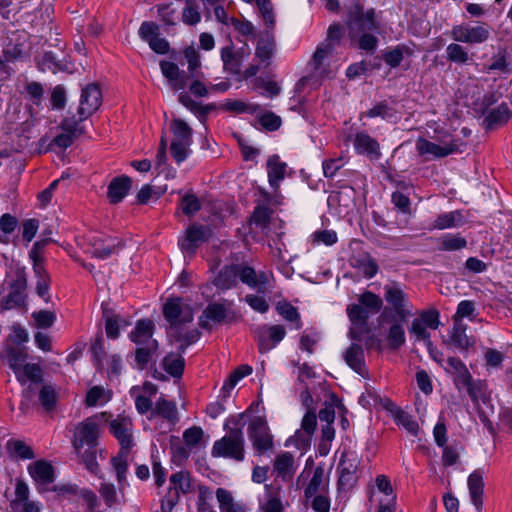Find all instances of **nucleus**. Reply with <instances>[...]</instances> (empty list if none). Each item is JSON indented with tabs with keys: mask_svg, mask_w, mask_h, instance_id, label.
I'll return each instance as SVG.
<instances>
[{
	"mask_svg": "<svg viewBox=\"0 0 512 512\" xmlns=\"http://www.w3.org/2000/svg\"><path fill=\"white\" fill-rule=\"evenodd\" d=\"M170 129L173 138L170 144V152L173 159L180 164L190 155L192 144V129L182 119L175 118L171 121Z\"/></svg>",
	"mask_w": 512,
	"mask_h": 512,
	"instance_id": "3",
	"label": "nucleus"
},
{
	"mask_svg": "<svg viewBox=\"0 0 512 512\" xmlns=\"http://www.w3.org/2000/svg\"><path fill=\"white\" fill-rule=\"evenodd\" d=\"M324 471L322 468H316L314 474L305 489L306 498L313 497L320 490L321 485L323 484Z\"/></svg>",
	"mask_w": 512,
	"mask_h": 512,
	"instance_id": "57",
	"label": "nucleus"
},
{
	"mask_svg": "<svg viewBox=\"0 0 512 512\" xmlns=\"http://www.w3.org/2000/svg\"><path fill=\"white\" fill-rule=\"evenodd\" d=\"M17 380L21 383H25L27 380H31L32 383L23 391L24 401L22 406H28L29 402L32 401L38 390L37 382L41 377V369L37 364H24L19 369V375H15Z\"/></svg>",
	"mask_w": 512,
	"mask_h": 512,
	"instance_id": "14",
	"label": "nucleus"
},
{
	"mask_svg": "<svg viewBox=\"0 0 512 512\" xmlns=\"http://www.w3.org/2000/svg\"><path fill=\"white\" fill-rule=\"evenodd\" d=\"M120 247V242L115 243L114 241H109L107 244L103 242H95L93 244L92 255L98 259H106L115 253Z\"/></svg>",
	"mask_w": 512,
	"mask_h": 512,
	"instance_id": "48",
	"label": "nucleus"
},
{
	"mask_svg": "<svg viewBox=\"0 0 512 512\" xmlns=\"http://www.w3.org/2000/svg\"><path fill=\"white\" fill-rule=\"evenodd\" d=\"M276 310L285 320L296 322V329L301 328L300 315L293 305L288 302H279Z\"/></svg>",
	"mask_w": 512,
	"mask_h": 512,
	"instance_id": "50",
	"label": "nucleus"
},
{
	"mask_svg": "<svg viewBox=\"0 0 512 512\" xmlns=\"http://www.w3.org/2000/svg\"><path fill=\"white\" fill-rule=\"evenodd\" d=\"M101 103L102 93L96 84H89L83 88L78 108L79 121H83L97 111Z\"/></svg>",
	"mask_w": 512,
	"mask_h": 512,
	"instance_id": "12",
	"label": "nucleus"
},
{
	"mask_svg": "<svg viewBox=\"0 0 512 512\" xmlns=\"http://www.w3.org/2000/svg\"><path fill=\"white\" fill-rule=\"evenodd\" d=\"M343 358L346 364L357 374L362 377H366L368 374V370L365 364V356L363 348L356 344L352 343L343 353Z\"/></svg>",
	"mask_w": 512,
	"mask_h": 512,
	"instance_id": "20",
	"label": "nucleus"
},
{
	"mask_svg": "<svg viewBox=\"0 0 512 512\" xmlns=\"http://www.w3.org/2000/svg\"><path fill=\"white\" fill-rule=\"evenodd\" d=\"M297 467L295 458L290 452H281L273 461V473L284 482H290L293 479Z\"/></svg>",
	"mask_w": 512,
	"mask_h": 512,
	"instance_id": "18",
	"label": "nucleus"
},
{
	"mask_svg": "<svg viewBox=\"0 0 512 512\" xmlns=\"http://www.w3.org/2000/svg\"><path fill=\"white\" fill-rule=\"evenodd\" d=\"M468 488L472 504L478 511H481L483 506V474L481 471L476 470L468 477Z\"/></svg>",
	"mask_w": 512,
	"mask_h": 512,
	"instance_id": "30",
	"label": "nucleus"
},
{
	"mask_svg": "<svg viewBox=\"0 0 512 512\" xmlns=\"http://www.w3.org/2000/svg\"><path fill=\"white\" fill-rule=\"evenodd\" d=\"M248 436L253 448L259 455L273 448V436L270 433L266 420L255 417L248 426Z\"/></svg>",
	"mask_w": 512,
	"mask_h": 512,
	"instance_id": "7",
	"label": "nucleus"
},
{
	"mask_svg": "<svg viewBox=\"0 0 512 512\" xmlns=\"http://www.w3.org/2000/svg\"><path fill=\"white\" fill-rule=\"evenodd\" d=\"M154 324L151 320H139L135 328L130 332L129 338L136 346L150 345L149 342H157L153 339Z\"/></svg>",
	"mask_w": 512,
	"mask_h": 512,
	"instance_id": "24",
	"label": "nucleus"
},
{
	"mask_svg": "<svg viewBox=\"0 0 512 512\" xmlns=\"http://www.w3.org/2000/svg\"><path fill=\"white\" fill-rule=\"evenodd\" d=\"M155 417H161L167 420L171 425H175L178 422V410L175 402L168 401L163 397H160L150 413L149 419Z\"/></svg>",
	"mask_w": 512,
	"mask_h": 512,
	"instance_id": "25",
	"label": "nucleus"
},
{
	"mask_svg": "<svg viewBox=\"0 0 512 512\" xmlns=\"http://www.w3.org/2000/svg\"><path fill=\"white\" fill-rule=\"evenodd\" d=\"M160 68L164 77H166L174 90L184 89L186 86V78L184 73L181 72L178 66L170 61L162 60Z\"/></svg>",
	"mask_w": 512,
	"mask_h": 512,
	"instance_id": "32",
	"label": "nucleus"
},
{
	"mask_svg": "<svg viewBox=\"0 0 512 512\" xmlns=\"http://www.w3.org/2000/svg\"><path fill=\"white\" fill-rule=\"evenodd\" d=\"M286 163L280 161L279 156L272 155L267 160V174L270 186L277 190L280 182L285 178Z\"/></svg>",
	"mask_w": 512,
	"mask_h": 512,
	"instance_id": "29",
	"label": "nucleus"
},
{
	"mask_svg": "<svg viewBox=\"0 0 512 512\" xmlns=\"http://www.w3.org/2000/svg\"><path fill=\"white\" fill-rule=\"evenodd\" d=\"M276 40L270 30L262 32L255 48V60L262 64L264 68L271 64V60L276 53Z\"/></svg>",
	"mask_w": 512,
	"mask_h": 512,
	"instance_id": "16",
	"label": "nucleus"
},
{
	"mask_svg": "<svg viewBox=\"0 0 512 512\" xmlns=\"http://www.w3.org/2000/svg\"><path fill=\"white\" fill-rule=\"evenodd\" d=\"M384 299L387 303L385 312H392L394 318L405 321L413 315V305L408 294L398 282H391L384 286Z\"/></svg>",
	"mask_w": 512,
	"mask_h": 512,
	"instance_id": "2",
	"label": "nucleus"
},
{
	"mask_svg": "<svg viewBox=\"0 0 512 512\" xmlns=\"http://www.w3.org/2000/svg\"><path fill=\"white\" fill-rule=\"evenodd\" d=\"M220 56L225 71L233 75H240L242 64L249 56V50L244 48L235 50L233 44H229L221 48Z\"/></svg>",
	"mask_w": 512,
	"mask_h": 512,
	"instance_id": "15",
	"label": "nucleus"
},
{
	"mask_svg": "<svg viewBox=\"0 0 512 512\" xmlns=\"http://www.w3.org/2000/svg\"><path fill=\"white\" fill-rule=\"evenodd\" d=\"M353 144L357 153L366 155L370 159L377 160L381 156L379 143L365 132L357 133Z\"/></svg>",
	"mask_w": 512,
	"mask_h": 512,
	"instance_id": "21",
	"label": "nucleus"
},
{
	"mask_svg": "<svg viewBox=\"0 0 512 512\" xmlns=\"http://www.w3.org/2000/svg\"><path fill=\"white\" fill-rule=\"evenodd\" d=\"M10 291L5 298L4 309H12L25 304L27 278L24 268L18 267L15 270V278L9 284Z\"/></svg>",
	"mask_w": 512,
	"mask_h": 512,
	"instance_id": "8",
	"label": "nucleus"
},
{
	"mask_svg": "<svg viewBox=\"0 0 512 512\" xmlns=\"http://www.w3.org/2000/svg\"><path fill=\"white\" fill-rule=\"evenodd\" d=\"M510 118V110L506 104H501L497 108L488 112L484 119V125L487 129H492L494 126L503 125Z\"/></svg>",
	"mask_w": 512,
	"mask_h": 512,
	"instance_id": "37",
	"label": "nucleus"
},
{
	"mask_svg": "<svg viewBox=\"0 0 512 512\" xmlns=\"http://www.w3.org/2000/svg\"><path fill=\"white\" fill-rule=\"evenodd\" d=\"M38 66L43 72L50 71L56 73L62 69L61 63L52 52H45L38 60Z\"/></svg>",
	"mask_w": 512,
	"mask_h": 512,
	"instance_id": "54",
	"label": "nucleus"
},
{
	"mask_svg": "<svg viewBox=\"0 0 512 512\" xmlns=\"http://www.w3.org/2000/svg\"><path fill=\"white\" fill-rule=\"evenodd\" d=\"M18 221L16 217L9 213H5L0 217V241L7 243V235L12 233L17 227Z\"/></svg>",
	"mask_w": 512,
	"mask_h": 512,
	"instance_id": "52",
	"label": "nucleus"
},
{
	"mask_svg": "<svg viewBox=\"0 0 512 512\" xmlns=\"http://www.w3.org/2000/svg\"><path fill=\"white\" fill-rule=\"evenodd\" d=\"M359 301L362 306H365L367 308H370L374 312L380 311L382 308V299L374 294L373 292L366 291L359 297Z\"/></svg>",
	"mask_w": 512,
	"mask_h": 512,
	"instance_id": "63",
	"label": "nucleus"
},
{
	"mask_svg": "<svg viewBox=\"0 0 512 512\" xmlns=\"http://www.w3.org/2000/svg\"><path fill=\"white\" fill-rule=\"evenodd\" d=\"M391 412L397 425L403 427L408 433H410L413 436H416L418 434L419 425L412 415L405 412L399 407H394V409H392Z\"/></svg>",
	"mask_w": 512,
	"mask_h": 512,
	"instance_id": "35",
	"label": "nucleus"
},
{
	"mask_svg": "<svg viewBox=\"0 0 512 512\" xmlns=\"http://www.w3.org/2000/svg\"><path fill=\"white\" fill-rule=\"evenodd\" d=\"M201 208L199 199L194 194H186L181 200V209L184 214L190 216L198 212Z\"/></svg>",
	"mask_w": 512,
	"mask_h": 512,
	"instance_id": "60",
	"label": "nucleus"
},
{
	"mask_svg": "<svg viewBox=\"0 0 512 512\" xmlns=\"http://www.w3.org/2000/svg\"><path fill=\"white\" fill-rule=\"evenodd\" d=\"M256 2L265 24L269 29H273L275 25V17L270 0H256Z\"/></svg>",
	"mask_w": 512,
	"mask_h": 512,
	"instance_id": "59",
	"label": "nucleus"
},
{
	"mask_svg": "<svg viewBox=\"0 0 512 512\" xmlns=\"http://www.w3.org/2000/svg\"><path fill=\"white\" fill-rule=\"evenodd\" d=\"M163 313L171 326L174 327L179 324L190 323L193 320L191 307L182 303L180 299L168 300L164 305Z\"/></svg>",
	"mask_w": 512,
	"mask_h": 512,
	"instance_id": "13",
	"label": "nucleus"
},
{
	"mask_svg": "<svg viewBox=\"0 0 512 512\" xmlns=\"http://www.w3.org/2000/svg\"><path fill=\"white\" fill-rule=\"evenodd\" d=\"M358 465L359 459L354 453H342L338 464L339 485L342 488H349L354 484Z\"/></svg>",
	"mask_w": 512,
	"mask_h": 512,
	"instance_id": "17",
	"label": "nucleus"
},
{
	"mask_svg": "<svg viewBox=\"0 0 512 512\" xmlns=\"http://www.w3.org/2000/svg\"><path fill=\"white\" fill-rule=\"evenodd\" d=\"M224 428L227 433L224 437L214 442L212 455L242 461L245 455V440L242 427L228 428L225 425Z\"/></svg>",
	"mask_w": 512,
	"mask_h": 512,
	"instance_id": "1",
	"label": "nucleus"
},
{
	"mask_svg": "<svg viewBox=\"0 0 512 512\" xmlns=\"http://www.w3.org/2000/svg\"><path fill=\"white\" fill-rule=\"evenodd\" d=\"M467 326L462 322H453L449 343L460 351H467L475 345V339L466 333Z\"/></svg>",
	"mask_w": 512,
	"mask_h": 512,
	"instance_id": "26",
	"label": "nucleus"
},
{
	"mask_svg": "<svg viewBox=\"0 0 512 512\" xmlns=\"http://www.w3.org/2000/svg\"><path fill=\"white\" fill-rule=\"evenodd\" d=\"M464 219L459 211H451L440 214L433 222L432 228L434 229H447L457 227L463 224Z\"/></svg>",
	"mask_w": 512,
	"mask_h": 512,
	"instance_id": "38",
	"label": "nucleus"
},
{
	"mask_svg": "<svg viewBox=\"0 0 512 512\" xmlns=\"http://www.w3.org/2000/svg\"><path fill=\"white\" fill-rule=\"evenodd\" d=\"M333 46L329 41L321 43L314 52L310 66L319 77H330V73L323 68L325 59L332 53Z\"/></svg>",
	"mask_w": 512,
	"mask_h": 512,
	"instance_id": "28",
	"label": "nucleus"
},
{
	"mask_svg": "<svg viewBox=\"0 0 512 512\" xmlns=\"http://www.w3.org/2000/svg\"><path fill=\"white\" fill-rule=\"evenodd\" d=\"M28 472L32 479L38 484H50L54 481L53 466L45 461L38 460L28 466Z\"/></svg>",
	"mask_w": 512,
	"mask_h": 512,
	"instance_id": "27",
	"label": "nucleus"
},
{
	"mask_svg": "<svg viewBox=\"0 0 512 512\" xmlns=\"http://www.w3.org/2000/svg\"><path fill=\"white\" fill-rule=\"evenodd\" d=\"M101 421H108L107 412L91 416L77 426L73 439V447L77 453H80L84 445L90 448L97 446Z\"/></svg>",
	"mask_w": 512,
	"mask_h": 512,
	"instance_id": "4",
	"label": "nucleus"
},
{
	"mask_svg": "<svg viewBox=\"0 0 512 512\" xmlns=\"http://www.w3.org/2000/svg\"><path fill=\"white\" fill-rule=\"evenodd\" d=\"M404 53L410 55L411 51L409 48L405 46L398 45L395 48L386 51L383 55V59L387 65H389L392 68H395L399 66V64L402 62L404 58Z\"/></svg>",
	"mask_w": 512,
	"mask_h": 512,
	"instance_id": "47",
	"label": "nucleus"
},
{
	"mask_svg": "<svg viewBox=\"0 0 512 512\" xmlns=\"http://www.w3.org/2000/svg\"><path fill=\"white\" fill-rule=\"evenodd\" d=\"M110 398L111 394L109 391L105 390L103 387L94 386L88 391L85 403L88 407H93L108 402Z\"/></svg>",
	"mask_w": 512,
	"mask_h": 512,
	"instance_id": "44",
	"label": "nucleus"
},
{
	"mask_svg": "<svg viewBox=\"0 0 512 512\" xmlns=\"http://www.w3.org/2000/svg\"><path fill=\"white\" fill-rule=\"evenodd\" d=\"M39 401L47 411L52 410L56 404L57 393L52 385H43L39 390Z\"/></svg>",
	"mask_w": 512,
	"mask_h": 512,
	"instance_id": "49",
	"label": "nucleus"
},
{
	"mask_svg": "<svg viewBox=\"0 0 512 512\" xmlns=\"http://www.w3.org/2000/svg\"><path fill=\"white\" fill-rule=\"evenodd\" d=\"M6 447L8 451L23 460L33 459L35 457L32 448L24 441L10 439L7 441Z\"/></svg>",
	"mask_w": 512,
	"mask_h": 512,
	"instance_id": "43",
	"label": "nucleus"
},
{
	"mask_svg": "<svg viewBox=\"0 0 512 512\" xmlns=\"http://www.w3.org/2000/svg\"><path fill=\"white\" fill-rule=\"evenodd\" d=\"M238 279V265H227L215 276L213 284L220 290H228L237 285Z\"/></svg>",
	"mask_w": 512,
	"mask_h": 512,
	"instance_id": "31",
	"label": "nucleus"
},
{
	"mask_svg": "<svg viewBox=\"0 0 512 512\" xmlns=\"http://www.w3.org/2000/svg\"><path fill=\"white\" fill-rule=\"evenodd\" d=\"M105 331L109 338L116 339L119 336V328L121 319L118 315H109L108 311H104Z\"/></svg>",
	"mask_w": 512,
	"mask_h": 512,
	"instance_id": "58",
	"label": "nucleus"
},
{
	"mask_svg": "<svg viewBox=\"0 0 512 512\" xmlns=\"http://www.w3.org/2000/svg\"><path fill=\"white\" fill-rule=\"evenodd\" d=\"M366 116L370 118L381 117L383 119H391L395 116V111L388 104L381 102L366 112Z\"/></svg>",
	"mask_w": 512,
	"mask_h": 512,
	"instance_id": "61",
	"label": "nucleus"
},
{
	"mask_svg": "<svg viewBox=\"0 0 512 512\" xmlns=\"http://www.w3.org/2000/svg\"><path fill=\"white\" fill-rule=\"evenodd\" d=\"M475 310H476V308H475V304L473 301H469V300L461 301L457 306L456 313L453 317V322L454 321L462 322L463 318H468L470 320H473L474 316H475Z\"/></svg>",
	"mask_w": 512,
	"mask_h": 512,
	"instance_id": "53",
	"label": "nucleus"
},
{
	"mask_svg": "<svg viewBox=\"0 0 512 512\" xmlns=\"http://www.w3.org/2000/svg\"><path fill=\"white\" fill-rule=\"evenodd\" d=\"M388 345L391 349L397 350L405 344L406 337L403 326L400 323H394L387 334Z\"/></svg>",
	"mask_w": 512,
	"mask_h": 512,
	"instance_id": "45",
	"label": "nucleus"
},
{
	"mask_svg": "<svg viewBox=\"0 0 512 512\" xmlns=\"http://www.w3.org/2000/svg\"><path fill=\"white\" fill-rule=\"evenodd\" d=\"M212 501V491L206 487H201L199 490L198 512H216L212 506Z\"/></svg>",
	"mask_w": 512,
	"mask_h": 512,
	"instance_id": "62",
	"label": "nucleus"
},
{
	"mask_svg": "<svg viewBox=\"0 0 512 512\" xmlns=\"http://www.w3.org/2000/svg\"><path fill=\"white\" fill-rule=\"evenodd\" d=\"M439 250L441 251H457L467 246L465 238L459 235L447 234L439 238Z\"/></svg>",
	"mask_w": 512,
	"mask_h": 512,
	"instance_id": "42",
	"label": "nucleus"
},
{
	"mask_svg": "<svg viewBox=\"0 0 512 512\" xmlns=\"http://www.w3.org/2000/svg\"><path fill=\"white\" fill-rule=\"evenodd\" d=\"M191 491V477L188 472L179 471L170 477V487L167 494L161 501V510L171 512L178 503L180 493L186 494Z\"/></svg>",
	"mask_w": 512,
	"mask_h": 512,
	"instance_id": "6",
	"label": "nucleus"
},
{
	"mask_svg": "<svg viewBox=\"0 0 512 512\" xmlns=\"http://www.w3.org/2000/svg\"><path fill=\"white\" fill-rule=\"evenodd\" d=\"M184 358L177 353H169L162 361L163 369L172 377L180 378L184 371Z\"/></svg>",
	"mask_w": 512,
	"mask_h": 512,
	"instance_id": "36",
	"label": "nucleus"
},
{
	"mask_svg": "<svg viewBox=\"0 0 512 512\" xmlns=\"http://www.w3.org/2000/svg\"><path fill=\"white\" fill-rule=\"evenodd\" d=\"M209 236V229L203 225L193 224L186 230L185 236L179 240L182 251L194 253L198 243L205 241Z\"/></svg>",
	"mask_w": 512,
	"mask_h": 512,
	"instance_id": "19",
	"label": "nucleus"
},
{
	"mask_svg": "<svg viewBox=\"0 0 512 512\" xmlns=\"http://www.w3.org/2000/svg\"><path fill=\"white\" fill-rule=\"evenodd\" d=\"M8 365L15 375H19V369L24 365L27 354L23 348L7 345L5 348Z\"/></svg>",
	"mask_w": 512,
	"mask_h": 512,
	"instance_id": "39",
	"label": "nucleus"
},
{
	"mask_svg": "<svg viewBox=\"0 0 512 512\" xmlns=\"http://www.w3.org/2000/svg\"><path fill=\"white\" fill-rule=\"evenodd\" d=\"M128 453L129 452H126V450H120L118 455L113 457L111 460L116 473L117 481L119 483V490H122L126 483V473L128 470Z\"/></svg>",
	"mask_w": 512,
	"mask_h": 512,
	"instance_id": "40",
	"label": "nucleus"
},
{
	"mask_svg": "<svg viewBox=\"0 0 512 512\" xmlns=\"http://www.w3.org/2000/svg\"><path fill=\"white\" fill-rule=\"evenodd\" d=\"M286 335V330L282 325H261L256 328L255 336L258 343V349L265 353L276 347Z\"/></svg>",
	"mask_w": 512,
	"mask_h": 512,
	"instance_id": "9",
	"label": "nucleus"
},
{
	"mask_svg": "<svg viewBox=\"0 0 512 512\" xmlns=\"http://www.w3.org/2000/svg\"><path fill=\"white\" fill-rule=\"evenodd\" d=\"M227 316L226 308L223 304H209L203 311V317L200 318L201 326L209 328L212 324H218L225 320Z\"/></svg>",
	"mask_w": 512,
	"mask_h": 512,
	"instance_id": "33",
	"label": "nucleus"
},
{
	"mask_svg": "<svg viewBox=\"0 0 512 512\" xmlns=\"http://www.w3.org/2000/svg\"><path fill=\"white\" fill-rule=\"evenodd\" d=\"M150 345L137 346L135 350V362L139 369H144L158 350V342H149Z\"/></svg>",
	"mask_w": 512,
	"mask_h": 512,
	"instance_id": "41",
	"label": "nucleus"
},
{
	"mask_svg": "<svg viewBox=\"0 0 512 512\" xmlns=\"http://www.w3.org/2000/svg\"><path fill=\"white\" fill-rule=\"evenodd\" d=\"M491 34L490 26L485 22H479L471 26L466 23L455 25L451 30V37L461 43L481 44L486 42Z\"/></svg>",
	"mask_w": 512,
	"mask_h": 512,
	"instance_id": "5",
	"label": "nucleus"
},
{
	"mask_svg": "<svg viewBox=\"0 0 512 512\" xmlns=\"http://www.w3.org/2000/svg\"><path fill=\"white\" fill-rule=\"evenodd\" d=\"M312 240L315 244H324L327 246H331L335 244L338 240L337 234L333 230H321L315 231L312 234Z\"/></svg>",
	"mask_w": 512,
	"mask_h": 512,
	"instance_id": "64",
	"label": "nucleus"
},
{
	"mask_svg": "<svg viewBox=\"0 0 512 512\" xmlns=\"http://www.w3.org/2000/svg\"><path fill=\"white\" fill-rule=\"evenodd\" d=\"M110 432L118 440L121 450H129L134 445L133 442V424L131 418L127 416H117L109 422Z\"/></svg>",
	"mask_w": 512,
	"mask_h": 512,
	"instance_id": "10",
	"label": "nucleus"
},
{
	"mask_svg": "<svg viewBox=\"0 0 512 512\" xmlns=\"http://www.w3.org/2000/svg\"><path fill=\"white\" fill-rule=\"evenodd\" d=\"M182 21L186 25H196L201 21V14L195 0H185V7L182 11Z\"/></svg>",
	"mask_w": 512,
	"mask_h": 512,
	"instance_id": "46",
	"label": "nucleus"
},
{
	"mask_svg": "<svg viewBox=\"0 0 512 512\" xmlns=\"http://www.w3.org/2000/svg\"><path fill=\"white\" fill-rule=\"evenodd\" d=\"M409 332L415 337L416 341H423L427 345H431L430 333L421 320L415 318L411 323Z\"/></svg>",
	"mask_w": 512,
	"mask_h": 512,
	"instance_id": "55",
	"label": "nucleus"
},
{
	"mask_svg": "<svg viewBox=\"0 0 512 512\" xmlns=\"http://www.w3.org/2000/svg\"><path fill=\"white\" fill-rule=\"evenodd\" d=\"M238 265V277L242 283L250 288L257 290L258 293H266L269 290L271 274L268 272H256L254 268L244 265Z\"/></svg>",
	"mask_w": 512,
	"mask_h": 512,
	"instance_id": "11",
	"label": "nucleus"
},
{
	"mask_svg": "<svg viewBox=\"0 0 512 512\" xmlns=\"http://www.w3.org/2000/svg\"><path fill=\"white\" fill-rule=\"evenodd\" d=\"M99 493L107 507L111 508L119 503L115 486L112 483L102 482L100 484Z\"/></svg>",
	"mask_w": 512,
	"mask_h": 512,
	"instance_id": "56",
	"label": "nucleus"
},
{
	"mask_svg": "<svg viewBox=\"0 0 512 512\" xmlns=\"http://www.w3.org/2000/svg\"><path fill=\"white\" fill-rule=\"evenodd\" d=\"M132 186V180L130 177L122 175L119 177H115L111 180L108 185L107 197L109 202L112 204H117L121 202L125 196L128 194L129 190Z\"/></svg>",
	"mask_w": 512,
	"mask_h": 512,
	"instance_id": "23",
	"label": "nucleus"
},
{
	"mask_svg": "<svg viewBox=\"0 0 512 512\" xmlns=\"http://www.w3.org/2000/svg\"><path fill=\"white\" fill-rule=\"evenodd\" d=\"M220 512H246L245 506L235 501L232 493L224 488L216 490Z\"/></svg>",
	"mask_w": 512,
	"mask_h": 512,
	"instance_id": "34",
	"label": "nucleus"
},
{
	"mask_svg": "<svg viewBox=\"0 0 512 512\" xmlns=\"http://www.w3.org/2000/svg\"><path fill=\"white\" fill-rule=\"evenodd\" d=\"M447 59L451 62L464 64L469 60L468 52L457 43H451L446 48Z\"/></svg>",
	"mask_w": 512,
	"mask_h": 512,
	"instance_id": "51",
	"label": "nucleus"
},
{
	"mask_svg": "<svg viewBox=\"0 0 512 512\" xmlns=\"http://www.w3.org/2000/svg\"><path fill=\"white\" fill-rule=\"evenodd\" d=\"M416 149L421 156L441 158L453 153L456 150V146L453 144L440 145L424 138H419L416 142Z\"/></svg>",
	"mask_w": 512,
	"mask_h": 512,
	"instance_id": "22",
	"label": "nucleus"
}]
</instances>
